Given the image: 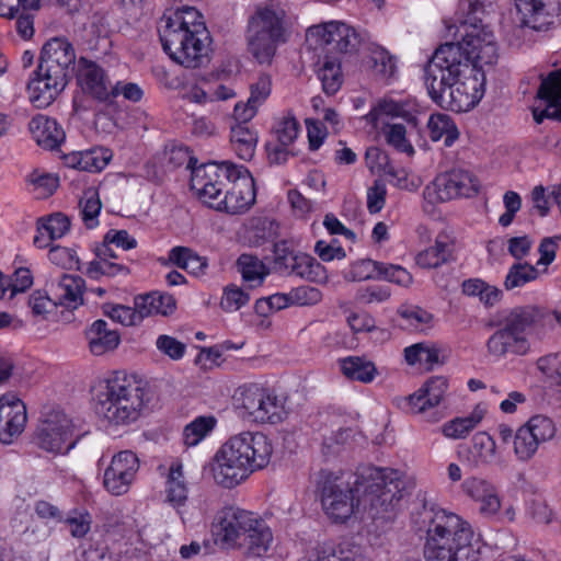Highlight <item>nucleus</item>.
Masks as SVG:
<instances>
[{
  "label": "nucleus",
  "mask_w": 561,
  "mask_h": 561,
  "mask_svg": "<svg viewBox=\"0 0 561 561\" xmlns=\"http://www.w3.org/2000/svg\"><path fill=\"white\" fill-rule=\"evenodd\" d=\"M424 84L433 102L461 113L473 108L485 92V75L455 43L438 46L424 67Z\"/></svg>",
  "instance_id": "f257e3e1"
},
{
  "label": "nucleus",
  "mask_w": 561,
  "mask_h": 561,
  "mask_svg": "<svg viewBox=\"0 0 561 561\" xmlns=\"http://www.w3.org/2000/svg\"><path fill=\"white\" fill-rule=\"evenodd\" d=\"M358 499L348 484L327 480L321 488V506L327 517L336 524L345 523L360 505L373 518H387L403 497L404 482L399 472L369 467L355 482Z\"/></svg>",
  "instance_id": "f03ea898"
},
{
  "label": "nucleus",
  "mask_w": 561,
  "mask_h": 561,
  "mask_svg": "<svg viewBox=\"0 0 561 561\" xmlns=\"http://www.w3.org/2000/svg\"><path fill=\"white\" fill-rule=\"evenodd\" d=\"M412 523L426 534L425 561H480L479 550L470 545L473 531L460 516L424 502L412 513Z\"/></svg>",
  "instance_id": "7ed1b4c3"
},
{
  "label": "nucleus",
  "mask_w": 561,
  "mask_h": 561,
  "mask_svg": "<svg viewBox=\"0 0 561 561\" xmlns=\"http://www.w3.org/2000/svg\"><path fill=\"white\" fill-rule=\"evenodd\" d=\"M163 50L185 68H198L208 60L209 32L202 14L193 7L168 10L158 25Z\"/></svg>",
  "instance_id": "20e7f679"
},
{
  "label": "nucleus",
  "mask_w": 561,
  "mask_h": 561,
  "mask_svg": "<svg viewBox=\"0 0 561 561\" xmlns=\"http://www.w3.org/2000/svg\"><path fill=\"white\" fill-rule=\"evenodd\" d=\"M272 454V443L261 432L248 431L233 435L215 455L213 478L218 485L232 489L253 471L265 468Z\"/></svg>",
  "instance_id": "39448f33"
},
{
  "label": "nucleus",
  "mask_w": 561,
  "mask_h": 561,
  "mask_svg": "<svg viewBox=\"0 0 561 561\" xmlns=\"http://www.w3.org/2000/svg\"><path fill=\"white\" fill-rule=\"evenodd\" d=\"M94 401L100 417L113 425H128L140 415L144 390L131 376L115 373L100 382Z\"/></svg>",
  "instance_id": "423d86ee"
},
{
  "label": "nucleus",
  "mask_w": 561,
  "mask_h": 561,
  "mask_svg": "<svg viewBox=\"0 0 561 561\" xmlns=\"http://www.w3.org/2000/svg\"><path fill=\"white\" fill-rule=\"evenodd\" d=\"M539 319L540 312L533 306L510 310L500 321L497 330L488 339V354L495 359L529 354L531 332Z\"/></svg>",
  "instance_id": "0eeeda50"
},
{
  "label": "nucleus",
  "mask_w": 561,
  "mask_h": 561,
  "mask_svg": "<svg viewBox=\"0 0 561 561\" xmlns=\"http://www.w3.org/2000/svg\"><path fill=\"white\" fill-rule=\"evenodd\" d=\"M284 10L274 4L259 7L248 24V46L259 62H270L285 42Z\"/></svg>",
  "instance_id": "6e6552de"
},
{
  "label": "nucleus",
  "mask_w": 561,
  "mask_h": 561,
  "mask_svg": "<svg viewBox=\"0 0 561 561\" xmlns=\"http://www.w3.org/2000/svg\"><path fill=\"white\" fill-rule=\"evenodd\" d=\"M479 190L480 182L473 173L463 169H453L438 174L424 187L423 209L430 213L436 204L473 197Z\"/></svg>",
  "instance_id": "1a4fd4ad"
},
{
  "label": "nucleus",
  "mask_w": 561,
  "mask_h": 561,
  "mask_svg": "<svg viewBox=\"0 0 561 561\" xmlns=\"http://www.w3.org/2000/svg\"><path fill=\"white\" fill-rule=\"evenodd\" d=\"M233 400L241 415L252 422L275 424L285 414L284 404L277 396L257 383L240 386Z\"/></svg>",
  "instance_id": "9d476101"
},
{
  "label": "nucleus",
  "mask_w": 561,
  "mask_h": 561,
  "mask_svg": "<svg viewBox=\"0 0 561 561\" xmlns=\"http://www.w3.org/2000/svg\"><path fill=\"white\" fill-rule=\"evenodd\" d=\"M193 159H190L188 167L191 172V190L195 195L210 208H215V203L222 195L224 190L231 180L232 170L238 167L230 161L221 163L208 162L199 167L192 165Z\"/></svg>",
  "instance_id": "9b49d317"
},
{
  "label": "nucleus",
  "mask_w": 561,
  "mask_h": 561,
  "mask_svg": "<svg viewBox=\"0 0 561 561\" xmlns=\"http://www.w3.org/2000/svg\"><path fill=\"white\" fill-rule=\"evenodd\" d=\"M461 41L456 42L480 69L497 59V43L491 27L476 18L462 21L458 27Z\"/></svg>",
  "instance_id": "f8f14e48"
},
{
  "label": "nucleus",
  "mask_w": 561,
  "mask_h": 561,
  "mask_svg": "<svg viewBox=\"0 0 561 561\" xmlns=\"http://www.w3.org/2000/svg\"><path fill=\"white\" fill-rule=\"evenodd\" d=\"M71 72L39 60L27 83L31 103L44 108L49 106L67 87Z\"/></svg>",
  "instance_id": "ddd939ff"
},
{
  "label": "nucleus",
  "mask_w": 561,
  "mask_h": 561,
  "mask_svg": "<svg viewBox=\"0 0 561 561\" xmlns=\"http://www.w3.org/2000/svg\"><path fill=\"white\" fill-rule=\"evenodd\" d=\"M71 72L39 60L27 83L31 103L44 108L49 106L67 87Z\"/></svg>",
  "instance_id": "4468645a"
},
{
  "label": "nucleus",
  "mask_w": 561,
  "mask_h": 561,
  "mask_svg": "<svg viewBox=\"0 0 561 561\" xmlns=\"http://www.w3.org/2000/svg\"><path fill=\"white\" fill-rule=\"evenodd\" d=\"M71 72L39 60L27 83L31 103L44 108L49 106L67 87Z\"/></svg>",
  "instance_id": "2eb2a0df"
},
{
  "label": "nucleus",
  "mask_w": 561,
  "mask_h": 561,
  "mask_svg": "<svg viewBox=\"0 0 561 561\" xmlns=\"http://www.w3.org/2000/svg\"><path fill=\"white\" fill-rule=\"evenodd\" d=\"M307 39L314 49H322L325 55L351 53L359 45L355 30L342 22H329L310 27Z\"/></svg>",
  "instance_id": "dca6fc26"
},
{
  "label": "nucleus",
  "mask_w": 561,
  "mask_h": 561,
  "mask_svg": "<svg viewBox=\"0 0 561 561\" xmlns=\"http://www.w3.org/2000/svg\"><path fill=\"white\" fill-rule=\"evenodd\" d=\"M259 517L256 513L236 506L222 508L214 523L216 540L224 548L237 549Z\"/></svg>",
  "instance_id": "f3484780"
},
{
  "label": "nucleus",
  "mask_w": 561,
  "mask_h": 561,
  "mask_svg": "<svg viewBox=\"0 0 561 561\" xmlns=\"http://www.w3.org/2000/svg\"><path fill=\"white\" fill-rule=\"evenodd\" d=\"M228 185L214 209L231 215L247 211L255 202L254 179L249 170L244 165L234 168Z\"/></svg>",
  "instance_id": "a211bd4d"
},
{
  "label": "nucleus",
  "mask_w": 561,
  "mask_h": 561,
  "mask_svg": "<svg viewBox=\"0 0 561 561\" xmlns=\"http://www.w3.org/2000/svg\"><path fill=\"white\" fill-rule=\"evenodd\" d=\"M72 437V425L70 419L61 411L48 413L41 422L35 434L36 445L54 454H61L70 450L75 443Z\"/></svg>",
  "instance_id": "6ab92c4d"
},
{
  "label": "nucleus",
  "mask_w": 561,
  "mask_h": 561,
  "mask_svg": "<svg viewBox=\"0 0 561 561\" xmlns=\"http://www.w3.org/2000/svg\"><path fill=\"white\" fill-rule=\"evenodd\" d=\"M139 469V460L130 450L115 454L106 466L103 474V485L112 495H123L128 492Z\"/></svg>",
  "instance_id": "aec40b11"
},
{
  "label": "nucleus",
  "mask_w": 561,
  "mask_h": 561,
  "mask_svg": "<svg viewBox=\"0 0 561 561\" xmlns=\"http://www.w3.org/2000/svg\"><path fill=\"white\" fill-rule=\"evenodd\" d=\"M518 21L523 27L548 31L561 15V0H515Z\"/></svg>",
  "instance_id": "412c9836"
},
{
  "label": "nucleus",
  "mask_w": 561,
  "mask_h": 561,
  "mask_svg": "<svg viewBox=\"0 0 561 561\" xmlns=\"http://www.w3.org/2000/svg\"><path fill=\"white\" fill-rule=\"evenodd\" d=\"M27 413L24 402L12 392L0 397V440L11 444L26 425Z\"/></svg>",
  "instance_id": "4be33fe9"
},
{
  "label": "nucleus",
  "mask_w": 561,
  "mask_h": 561,
  "mask_svg": "<svg viewBox=\"0 0 561 561\" xmlns=\"http://www.w3.org/2000/svg\"><path fill=\"white\" fill-rule=\"evenodd\" d=\"M463 493L479 503V512L486 517L494 516L501 508L497 490L489 480L480 477H468L461 484Z\"/></svg>",
  "instance_id": "5701e85b"
},
{
  "label": "nucleus",
  "mask_w": 561,
  "mask_h": 561,
  "mask_svg": "<svg viewBox=\"0 0 561 561\" xmlns=\"http://www.w3.org/2000/svg\"><path fill=\"white\" fill-rule=\"evenodd\" d=\"M77 66V80L81 89L98 100H106L110 87L103 68L85 57H80Z\"/></svg>",
  "instance_id": "b1692460"
},
{
  "label": "nucleus",
  "mask_w": 561,
  "mask_h": 561,
  "mask_svg": "<svg viewBox=\"0 0 561 561\" xmlns=\"http://www.w3.org/2000/svg\"><path fill=\"white\" fill-rule=\"evenodd\" d=\"M537 95L545 101L546 108L540 114L534 112L536 122L541 123L545 117L561 121V69L541 80Z\"/></svg>",
  "instance_id": "393cba45"
},
{
  "label": "nucleus",
  "mask_w": 561,
  "mask_h": 561,
  "mask_svg": "<svg viewBox=\"0 0 561 561\" xmlns=\"http://www.w3.org/2000/svg\"><path fill=\"white\" fill-rule=\"evenodd\" d=\"M278 260L289 274L316 283L328 279L325 268L309 254L288 252L279 256Z\"/></svg>",
  "instance_id": "a878e982"
},
{
  "label": "nucleus",
  "mask_w": 561,
  "mask_h": 561,
  "mask_svg": "<svg viewBox=\"0 0 561 561\" xmlns=\"http://www.w3.org/2000/svg\"><path fill=\"white\" fill-rule=\"evenodd\" d=\"M273 542L272 529L262 517H259L237 549L242 550L248 557L261 558L270 551Z\"/></svg>",
  "instance_id": "bb28decb"
},
{
  "label": "nucleus",
  "mask_w": 561,
  "mask_h": 561,
  "mask_svg": "<svg viewBox=\"0 0 561 561\" xmlns=\"http://www.w3.org/2000/svg\"><path fill=\"white\" fill-rule=\"evenodd\" d=\"M448 388L447 379L440 376L431 378L422 388L409 397L413 413H423L440 403Z\"/></svg>",
  "instance_id": "cd10ccee"
},
{
  "label": "nucleus",
  "mask_w": 561,
  "mask_h": 561,
  "mask_svg": "<svg viewBox=\"0 0 561 561\" xmlns=\"http://www.w3.org/2000/svg\"><path fill=\"white\" fill-rule=\"evenodd\" d=\"M30 130L35 141L43 148L54 150L65 140V130L56 119L46 115H36L30 122Z\"/></svg>",
  "instance_id": "c85d7f7f"
},
{
  "label": "nucleus",
  "mask_w": 561,
  "mask_h": 561,
  "mask_svg": "<svg viewBox=\"0 0 561 561\" xmlns=\"http://www.w3.org/2000/svg\"><path fill=\"white\" fill-rule=\"evenodd\" d=\"M39 60L72 72V67L76 62V51L68 39L54 37L44 44Z\"/></svg>",
  "instance_id": "c756f323"
},
{
  "label": "nucleus",
  "mask_w": 561,
  "mask_h": 561,
  "mask_svg": "<svg viewBox=\"0 0 561 561\" xmlns=\"http://www.w3.org/2000/svg\"><path fill=\"white\" fill-rule=\"evenodd\" d=\"M84 280L77 275L64 274L53 286V295L57 305L68 309H77L83 304Z\"/></svg>",
  "instance_id": "7c9ffc66"
},
{
  "label": "nucleus",
  "mask_w": 561,
  "mask_h": 561,
  "mask_svg": "<svg viewBox=\"0 0 561 561\" xmlns=\"http://www.w3.org/2000/svg\"><path fill=\"white\" fill-rule=\"evenodd\" d=\"M85 336L89 350L95 356L114 351L121 342L117 331L108 329L107 322L102 319L94 321L88 328Z\"/></svg>",
  "instance_id": "2f4dec72"
},
{
  "label": "nucleus",
  "mask_w": 561,
  "mask_h": 561,
  "mask_svg": "<svg viewBox=\"0 0 561 561\" xmlns=\"http://www.w3.org/2000/svg\"><path fill=\"white\" fill-rule=\"evenodd\" d=\"M271 93V80L263 76L251 85L250 96L245 104L237 103L233 108L234 118L239 122L247 123L252 119L257 108L263 104Z\"/></svg>",
  "instance_id": "473e14b6"
},
{
  "label": "nucleus",
  "mask_w": 561,
  "mask_h": 561,
  "mask_svg": "<svg viewBox=\"0 0 561 561\" xmlns=\"http://www.w3.org/2000/svg\"><path fill=\"white\" fill-rule=\"evenodd\" d=\"M454 242L449 236L439 233L434 245L421 251L416 255V264L423 268H435L449 262L454 253Z\"/></svg>",
  "instance_id": "72a5a7b5"
},
{
  "label": "nucleus",
  "mask_w": 561,
  "mask_h": 561,
  "mask_svg": "<svg viewBox=\"0 0 561 561\" xmlns=\"http://www.w3.org/2000/svg\"><path fill=\"white\" fill-rule=\"evenodd\" d=\"M339 366L345 378L360 383H370L378 375L375 363L364 356L340 358Z\"/></svg>",
  "instance_id": "f704fd0d"
},
{
  "label": "nucleus",
  "mask_w": 561,
  "mask_h": 561,
  "mask_svg": "<svg viewBox=\"0 0 561 561\" xmlns=\"http://www.w3.org/2000/svg\"><path fill=\"white\" fill-rule=\"evenodd\" d=\"M496 455L494 439L484 432L472 437V446L468 450L467 460L473 468L485 467L493 463Z\"/></svg>",
  "instance_id": "c9c22d12"
},
{
  "label": "nucleus",
  "mask_w": 561,
  "mask_h": 561,
  "mask_svg": "<svg viewBox=\"0 0 561 561\" xmlns=\"http://www.w3.org/2000/svg\"><path fill=\"white\" fill-rule=\"evenodd\" d=\"M240 122L231 127L230 144L240 159L249 161L254 157L259 137L254 129Z\"/></svg>",
  "instance_id": "e433bc0d"
},
{
  "label": "nucleus",
  "mask_w": 561,
  "mask_h": 561,
  "mask_svg": "<svg viewBox=\"0 0 561 561\" xmlns=\"http://www.w3.org/2000/svg\"><path fill=\"white\" fill-rule=\"evenodd\" d=\"M134 305L140 309L142 319L153 314L168 316L175 309L174 298L158 291L137 296Z\"/></svg>",
  "instance_id": "4c0bfd02"
},
{
  "label": "nucleus",
  "mask_w": 561,
  "mask_h": 561,
  "mask_svg": "<svg viewBox=\"0 0 561 561\" xmlns=\"http://www.w3.org/2000/svg\"><path fill=\"white\" fill-rule=\"evenodd\" d=\"M317 75L324 93L328 95L335 94L343 83L341 61L335 56L324 55L323 60L319 61Z\"/></svg>",
  "instance_id": "58836bf2"
},
{
  "label": "nucleus",
  "mask_w": 561,
  "mask_h": 561,
  "mask_svg": "<svg viewBox=\"0 0 561 561\" xmlns=\"http://www.w3.org/2000/svg\"><path fill=\"white\" fill-rule=\"evenodd\" d=\"M484 416V410L476 407L473 411L463 417H456L442 426V433L450 439L466 438L473 431Z\"/></svg>",
  "instance_id": "ea45409f"
},
{
  "label": "nucleus",
  "mask_w": 561,
  "mask_h": 561,
  "mask_svg": "<svg viewBox=\"0 0 561 561\" xmlns=\"http://www.w3.org/2000/svg\"><path fill=\"white\" fill-rule=\"evenodd\" d=\"M430 137L433 141L444 138V145L450 147L459 137L458 128L453 118L447 114H432L427 122Z\"/></svg>",
  "instance_id": "a19ab883"
},
{
  "label": "nucleus",
  "mask_w": 561,
  "mask_h": 561,
  "mask_svg": "<svg viewBox=\"0 0 561 561\" xmlns=\"http://www.w3.org/2000/svg\"><path fill=\"white\" fill-rule=\"evenodd\" d=\"M237 267L243 282L250 288L262 285L270 273L266 265L259 257L251 254H241L237 261Z\"/></svg>",
  "instance_id": "79ce46f5"
},
{
  "label": "nucleus",
  "mask_w": 561,
  "mask_h": 561,
  "mask_svg": "<svg viewBox=\"0 0 561 561\" xmlns=\"http://www.w3.org/2000/svg\"><path fill=\"white\" fill-rule=\"evenodd\" d=\"M165 494L167 501L174 507L184 505L187 500V486L184 481L183 467L179 462H174L170 467Z\"/></svg>",
  "instance_id": "37998d69"
},
{
  "label": "nucleus",
  "mask_w": 561,
  "mask_h": 561,
  "mask_svg": "<svg viewBox=\"0 0 561 561\" xmlns=\"http://www.w3.org/2000/svg\"><path fill=\"white\" fill-rule=\"evenodd\" d=\"M217 420L213 415H201L190 422L183 430V443L187 447L198 445L215 428Z\"/></svg>",
  "instance_id": "c03bdc74"
},
{
  "label": "nucleus",
  "mask_w": 561,
  "mask_h": 561,
  "mask_svg": "<svg viewBox=\"0 0 561 561\" xmlns=\"http://www.w3.org/2000/svg\"><path fill=\"white\" fill-rule=\"evenodd\" d=\"M102 203L95 188H88L83 192L79 201V209L82 221L88 228H95L99 225V215Z\"/></svg>",
  "instance_id": "a18cd8bd"
},
{
  "label": "nucleus",
  "mask_w": 561,
  "mask_h": 561,
  "mask_svg": "<svg viewBox=\"0 0 561 561\" xmlns=\"http://www.w3.org/2000/svg\"><path fill=\"white\" fill-rule=\"evenodd\" d=\"M537 276L538 271L534 265L528 263H517L510 267L505 277L504 286L507 290H511L535 280Z\"/></svg>",
  "instance_id": "49530a36"
},
{
  "label": "nucleus",
  "mask_w": 561,
  "mask_h": 561,
  "mask_svg": "<svg viewBox=\"0 0 561 561\" xmlns=\"http://www.w3.org/2000/svg\"><path fill=\"white\" fill-rule=\"evenodd\" d=\"M101 553V561H144L140 553L127 541H114Z\"/></svg>",
  "instance_id": "de8ad7c7"
},
{
  "label": "nucleus",
  "mask_w": 561,
  "mask_h": 561,
  "mask_svg": "<svg viewBox=\"0 0 561 561\" xmlns=\"http://www.w3.org/2000/svg\"><path fill=\"white\" fill-rule=\"evenodd\" d=\"M300 127L296 117L287 113L275 123L273 136L275 140L283 142V145H294Z\"/></svg>",
  "instance_id": "09e8293b"
},
{
  "label": "nucleus",
  "mask_w": 561,
  "mask_h": 561,
  "mask_svg": "<svg viewBox=\"0 0 561 561\" xmlns=\"http://www.w3.org/2000/svg\"><path fill=\"white\" fill-rule=\"evenodd\" d=\"M539 445L524 425L517 430L514 436V453L519 460L527 461L533 458Z\"/></svg>",
  "instance_id": "8fccbe9b"
},
{
  "label": "nucleus",
  "mask_w": 561,
  "mask_h": 561,
  "mask_svg": "<svg viewBox=\"0 0 561 561\" xmlns=\"http://www.w3.org/2000/svg\"><path fill=\"white\" fill-rule=\"evenodd\" d=\"M382 134L387 142L400 152L412 156L414 148L407 138V129L402 124H386Z\"/></svg>",
  "instance_id": "3c124183"
},
{
  "label": "nucleus",
  "mask_w": 561,
  "mask_h": 561,
  "mask_svg": "<svg viewBox=\"0 0 561 561\" xmlns=\"http://www.w3.org/2000/svg\"><path fill=\"white\" fill-rule=\"evenodd\" d=\"M370 60L373 62L375 75L380 79L387 80L396 75V60L385 48L376 47L373 49Z\"/></svg>",
  "instance_id": "603ef678"
},
{
  "label": "nucleus",
  "mask_w": 561,
  "mask_h": 561,
  "mask_svg": "<svg viewBox=\"0 0 561 561\" xmlns=\"http://www.w3.org/2000/svg\"><path fill=\"white\" fill-rule=\"evenodd\" d=\"M524 426L539 444L550 440L556 435V425L552 420L546 415H535L530 417Z\"/></svg>",
  "instance_id": "864d4df0"
},
{
  "label": "nucleus",
  "mask_w": 561,
  "mask_h": 561,
  "mask_svg": "<svg viewBox=\"0 0 561 561\" xmlns=\"http://www.w3.org/2000/svg\"><path fill=\"white\" fill-rule=\"evenodd\" d=\"M111 158L110 151L101 147L81 151L82 171L100 172L108 164Z\"/></svg>",
  "instance_id": "5fc2aeb1"
},
{
  "label": "nucleus",
  "mask_w": 561,
  "mask_h": 561,
  "mask_svg": "<svg viewBox=\"0 0 561 561\" xmlns=\"http://www.w3.org/2000/svg\"><path fill=\"white\" fill-rule=\"evenodd\" d=\"M104 312L113 321L126 327L138 325L144 320L140 309L136 306L134 308L124 305L108 306Z\"/></svg>",
  "instance_id": "6e6d98bb"
},
{
  "label": "nucleus",
  "mask_w": 561,
  "mask_h": 561,
  "mask_svg": "<svg viewBox=\"0 0 561 561\" xmlns=\"http://www.w3.org/2000/svg\"><path fill=\"white\" fill-rule=\"evenodd\" d=\"M38 224L44 229V233H48L50 239H59L64 237L70 229V220L67 216L55 213L47 218H42Z\"/></svg>",
  "instance_id": "4d7b16f0"
},
{
  "label": "nucleus",
  "mask_w": 561,
  "mask_h": 561,
  "mask_svg": "<svg viewBox=\"0 0 561 561\" xmlns=\"http://www.w3.org/2000/svg\"><path fill=\"white\" fill-rule=\"evenodd\" d=\"M347 322L354 333L368 332L377 335V339L385 340L388 332L375 325V320L367 313H353Z\"/></svg>",
  "instance_id": "13d9d810"
},
{
  "label": "nucleus",
  "mask_w": 561,
  "mask_h": 561,
  "mask_svg": "<svg viewBox=\"0 0 561 561\" xmlns=\"http://www.w3.org/2000/svg\"><path fill=\"white\" fill-rule=\"evenodd\" d=\"M249 300L248 293L236 285H229L224 289L220 306L225 311L232 312L245 306Z\"/></svg>",
  "instance_id": "bf43d9fd"
},
{
  "label": "nucleus",
  "mask_w": 561,
  "mask_h": 561,
  "mask_svg": "<svg viewBox=\"0 0 561 561\" xmlns=\"http://www.w3.org/2000/svg\"><path fill=\"white\" fill-rule=\"evenodd\" d=\"M390 296L391 291L388 286L371 285L360 287L356 291L355 299L358 304L369 305L387 301L390 298Z\"/></svg>",
  "instance_id": "052dcab7"
},
{
  "label": "nucleus",
  "mask_w": 561,
  "mask_h": 561,
  "mask_svg": "<svg viewBox=\"0 0 561 561\" xmlns=\"http://www.w3.org/2000/svg\"><path fill=\"white\" fill-rule=\"evenodd\" d=\"M73 538H83L91 529L92 516L85 511H75L66 519Z\"/></svg>",
  "instance_id": "680f3d73"
},
{
  "label": "nucleus",
  "mask_w": 561,
  "mask_h": 561,
  "mask_svg": "<svg viewBox=\"0 0 561 561\" xmlns=\"http://www.w3.org/2000/svg\"><path fill=\"white\" fill-rule=\"evenodd\" d=\"M49 260L55 265H58L65 270L79 268V257L76 251L64 247H53L49 250Z\"/></svg>",
  "instance_id": "e2e57ef3"
},
{
  "label": "nucleus",
  "mask_w": 561,
  "mask_h": 561,
  "mask_svg": "<svg viewBox=\"0 0 561 561\" xmlns=\"http://www.w3.org/2000/svg\"><path fill=\"white\" fill-rule=\"evenodd\" d=\"M379 278L394 283L400 286H409L412 283V275L400 265H393L382 262Z\"/></svg>",
  "instance_id": "0e129e2a"
},
{
  "label": "nucleus",
  "mask_w": 561,
  "mask_h": 561,
  "mask_svg": "<svg viewBox=\"0 0 561 561\" xmlns=\"http://www.w3.org/2000/svg\"><path fill=\"white\" fill-rule=\"evenodd\" d=\"M31 183L37 192V197L45 198L53 195L58 187L59 180L56 175L50 173H33L31 175Z\"/></svg>",
  "instance_id": "69168bd1"
},
{
  "label": "nucleus",
  "mask_w": 561,
  "mask_h": 561,
  "mask_svg": "<svg viewBox=\"0 0 561 561\" xmlns=\"http://www.w3.org/2000/svg\"><path fill=\"white\" fill-rule=\"evenodd\" d=\"M322 299V294L318 288L310 286H299L289 291L291 305L310 306L316 305Z\"/></svg>",
  "instance_id": "338daca9"
},
{
  "label": "nucleus",
  "mask_w": 561,
  "mask_h": 561,
  "mask_svg": "<svg viewBox=\"0 0 561 561\" xmlns=\"http://www.w3.org/2000/svg\"><path fill=\"white\" fill-rule=\"evenodd\" d=\"M33 316L45 318L48 312H50L56 306V301L54 298L48 297L45 293L41 290L34 291L27 301Z\"/></svg>",
  "instance_id": "774afa93"
}]
</instances>
